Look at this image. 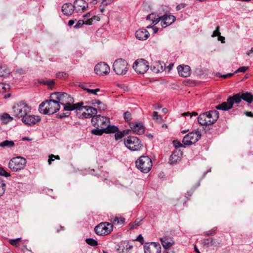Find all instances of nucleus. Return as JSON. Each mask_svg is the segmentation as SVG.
Wrapping results in <instances>:
<instances>
[{"instance_id": "obj_10", "label": "nucleus", "mask_w": 253, "mask_h": 253, "mask_svg": "<svg viewBox=\"0 0 253 253\" xmlns=\"http://www.w3.org/2000/svg\"><path fill=\"white\" fill-rule=\"evenodd\" d=\"M113 230V225L108 222H102L96 225L94 231L96 234L100 236L107 235Z\"/></svg>"}, {"instance_id": "obj_13", "label": "nucleus", "mask_w": 253, "mask_h": 253, "mask_svg": "<svg viewBox=\"0 0 253 253\" xmlns=\"http://www.w3.org/2000/svg\"><path fill=\"white\" fill-rule=\"evenodd\" d=\"M201 137V134L199 131H192L183 137L182 143L185 145H191L196 143Z\"/></svg>"}, {"instance_id": "obj_14", "label": "nucleus", "mask_w": 253, "mask_h": 253, "mask_svg": "<svg viewBox=\"0 0 253 253\" xmlns=\"http://www.w3.org/2000/svg\"><path fill=\"white\" fill-rule=\"evenodd\" d=\"M144 253H161L162 247L159 243L151 242L144 246Z\"/></svg>"}, {"instance_id": "obj_62", "label": "nucleus", "mask_w": 253, "mask_h": 253, "mask_svg": "<svg viewBox=\"0 0 253 253\" xmlns=\"http://www.w3.org/2000/svg\"><path fill=\"white\" fill-rule=\"evenodd\" d=\"M139 222H137L136 220H135L133 223V225H132V227H130V229H132V228H134L135 227H136L137 226H139Z\"/></svg>"}, {"instance_id": "obj_5", "label": "nucleus", "mask_w": 253, "mask_h": 253, "mask_svg": "<svg viewBox=\"0 0 253 253\" xmlns=\"http://www.w3.org/2000/svg\"><path fill=\"white\" fill-rule=\"evenodd\" d=\"M13 115L18 118L22 119L31 112V108L24 101H21L14 104L12 107Z\"/></svg>"}, {"instance_id": "obj_37", "label": "nucleus", "mask_w": 253, "mask_h": 253, "mask_svg": "<svg viewBox=\"0 0 253 253\" xmlns=\"http://www.w3.org/2000/svg\"><path fill=\"white\" fill-rule=\"evenodd\" d=\"M6 185L4 181L0 178V196H2L5 192Z\"/></svg>"}, {"instance_id": "obj_8", "label": "nucleus", "mask_w": 253, "mask_h": 253, "mask_svg": "<svg viewBox=\"0 0 253 253\" xmlns=\"http://www.w3.org/2000/svg\"><path fill=\"white\" fill-rule=\"evenodd\" d=\"M27 161L22 157H16L11 159L9 163L8 167L12 171H17L23 169L26 166Z\"/></svg>"}, {"instance_id": "obj_6", "label": "nucleus", "mask_w": 253, "mask_h": 253, "mask_svg": "<svg viewBox=\"0 0 253 253\" xmlns=\"http://www.w3.org/2000/svg\"><path fill=\"white\" fill-rule=\"evenodd\" d=\"M125 145L131 151H139L143 148V145L140 140L136 136H128L124 139Z\"/></svg>"}, {"instance_id": "obj_15", "label": "nucleus", "mask_w": 253, "mask_h": 253, "mask_svg": "<svg viewBox=\"0 0 253 253\" xmlns=\"http://www.w3.org/2000/svg\"><path fill=\"white\" fill-rule=\"evenodd\" d=\"M74 10L78 13H82L84 12L88 7V3L84 0H76L74 4Z\"/></svg>"}, {"instance_id": "obj_11", "label": "nucleus", "mask_w": 253, "mask_h": 253, "mask_svg": "<svg viewBox=\"0 0 253 253\" xmlns=\"http://www.w3.org/2000/svg\"><path fill=\"white\" fill-rule=\"evenodd\" d=\"M91 123L95 127L105 129L109 124H110L109 118L101 115H96L92 117Z\"/></svg>"}, {"instance_id": "obj_36", "label": "nucleus", "mask_w": 253, "mask_h": 253, "mask_svg": "<svg viewBox=\"0 0 253 253\" xmlns=\"http://www.w3.org/2000/svg\"><path fill=\"white\" fill-rule=\"evenodd\" d=\"M21 238H18L14 239H10L9 240V243L13 246L18 247L19 246V242L21 241Z\"/></svg>"}, {"instance_id": "obj_19", "label": "nucleus", "mask_w": 253, "mask_h": 253, "mask_svg": "<svg viewBox=\"0 0 253 253\" xmlns=\"http://www.w3.org/2000/svg\"><path fill=\"white\" fill-rule=\"evenodd\" d=\"M161 25L163 28L171 25L175 20V17L172 15L165 14L161 16Z\"/></svg>"}, {"instance_id": "obj_3", "label": "nucleus", "mask_w": 253, "mask_h": 253, "mask_svg": "<svg viewBox=\"0 0 253 253\" xmlns=\"http://www.w3.org/2000/svg\"><path fill=\"white\" fill-rule=\"evenodd\" d=\"M60 109V104L57 101L53 99L50 96V99L42 102L39 107L40 113L46 115H52Z\"/></svg>"}, {"instance_id": "obj_34", "label": "nucleus", "mask_w": 253, "mask_h": 253, "mask_svg": "<svg viewBox=\"0 0 253 253\" xmlns=\"http://www.w3.org/2000/svg\"><path fill=\"white\" fill-rule=\"evenodd\" d=\"M15 144L13 141L6 140L0 143V147H13Z\"/></svg>"}, {"instance_id": "obj_17", "label": "nucleus", "mask_w": 253, "mask_h": 253, "mask_svg": "<svg viewBox=\"0 0 253 253\" xmlns=\"http://www.w3.org/2000/svg\"><path fill=\"white\" fill-rule=\"evenodd\" d=\"M22 122L27 126H32L36 124L41 121V118L38 116L27 114L21 119Z\"/></svg>"}, {"instance_id": "obj_41", "label": "nucleus", "mask_w": 253, "mask_h": 253, "mask_svg": "<svg viewBox=\"0 0 253 253\" xmlns=\"http://www.w3.org/2000/svg\"><path fill=\"white\" fill-rule=\"evenodd\" d=\"M97 102H98L97 107L99 110H105L106 109V105L103 102H101L100 100L97 101Z\"/></svg>"}, {"instance_id": "obj_4", "label": "nucleus", "mask_w": 253, "mask_h": 253, "mask_svg": "<svg viewBox=\"0 0 253 253\" xmlns=\"http://www.w3.org/2000/svg\"><path fill=\"white\" fill-rule=\"evenodd\" d=\"M219 117V112L216 110L204 112L198 117V123L203 126L213 124Z\"/></svg>"}, {"instance_id": "obj_26", "label": "nucleus", "mask_w": 253, "mask_h": 253, "mask_svg": "<svg viewBox=\"0 0 253 253\" xmlns=\"http://www.w3.org/2000/svg\"><path fill=\"white\" fill-rule=\"evenodd\" d=\"M74 11V6L71 3H66L62 6V11L65 15H71Z\"/></svg>"}, {"instance_id": "obj_38", "label": "nucleus", "mask_w": 253, "mask_h": 253, "mask_svg": "<svg viewBox=\"0 0 253 253\" xmlns=\"http://www.w3.org/2000/svg\"><path fill=\"white\" fill-rule=\"evenodd\" d=\"M153 120H154L155 122L158 123H160L162 121V117L158 115L157 112L154 111L153 113V115L152 116Z\"/></svg>"}, {"instance_id": "obj_60", "label": "nucleus", "mask_w": 253, "mask_h": 253, "mask_svg": "<svg viewBox=\"0 0 253 253\" xmlns=\"http://www.w3.org/2000/svg\"><path fill=\"white\" fill-rule=\"evenodd\" d=\"M97 101H99V100L95 99L92 100L90 102L88 103V104H90L92 105H93L94 106H96V105H98V102H97Z\"/></svg>"}, {"instance_id": "obj_33", "label": "nucleus", "mask_w": 253, "mask_h": 253, "mask_svg": "<svg viewBox=\"0 0 253 253\" xmlns=\"http://www.w3.org/2000/svg\"><path fill=\"white\" fill-rule=\"evenodd\" d=\"M105 133H115L117 132L118 130V128L117 126H110V124H109V125L107 126L105 128Z\"/></svg>"}, {"instance_id": "obj_46", "label": "nucleus", "mask_w": 253, "mask_h": 253, "mask_svg": "<svg viewBox=\"0 0 253 253\" xmlns=\"http://www.w3.org/2000/svg\"><path fill=\"white\" fill-rule=\"evenodd\" d=\"M0 175L7 177L10 176V174L9 173L6 172L3 168L0 167Z\"/></svg>"}, {"instance_id": "obj_59", "label": "nucleus", "mask_w": 253, "mask_h": 253, "mask_svg": "<svg viewBox=\"0 0 253 253\" xmlns=\"http://www.w3.org/2000/svg\"><path fill=\"white\" fill-rule=\"evenodd\" d=\"M16 72L19 74L20 75H23L25 74V71L22 69H17Z\"/></svg>"}, {"instance_id": "obj_56", "label": "nucleus", "mask_w": 253, "mask_h": 253, "mask_svg": "<svg viewBox=\"0 0 253 253\" xmlns=\"http://www.w3.org/2000/svg\"><path fill=\"white\" fill-rule=\"evenodd\" d=\"M234 74V73H229L226 75H221L220 77L224 79H226L232 77Z\"/></svg>"}, {"instance_id": "obj_58", "label": "nucleus", "mask_w": 253, "mask_h": 253, "mask_svg": "<svg viewBox=\"0 0 253 253\" xmlns=\"http://www.w3.org/2000/svg\"><path fill=\"white\" fill-rule=\"evenodd\" d=\"M93 21V18H90L85 20L84 22V24L86 25H91Z\"/></svg>"}, {"instance_id": "obj_52", "label": "nucleus", "mask_w": 253, "mask_h": 253, "mask_svg": "<svg viewBox=\"0 0 253 253\" xmlns=\"http://www.w3.org/2000/svg\"><path fill=\"white\" fill-rule=\"evenodd\" d=\"M70 115L69 113H61L57 115L58 118H62L64 117H68Z\"/></svg>"}, {"instance_id": "obj_49", "label": "nucleus", "mask_w": 253, "mask_h": 253, "mask_svg": "<svg viewBox=\"0 0 253 253\" xmlns=\"http://www.w3.org/2000/svg\"><path fill=\"white\" fill-rule=\"evenodd\" d=\"M124 136V133L123 132L117 131L115 134V139L116 140L120 139L123 138Z\"/></svg>"}, {"instance_id": "obj_25", "label": "nucleus", "mask_w": 253, "mask_h": 253, "mask_svg": "<svg viewBox=\"0 0 253 253\" xmlns=\"http://www.w3.org/2000/svg\"><path fill=\"white\" fill-rule=\"evenodd\" d=\"M166 69V65L162 62H157L151 66V70L155 73H161Z\"/></svg>"}, {"instance_id": "obj_61", "label": "nucleus", "mask_w": 253, "mask_h": 253, "mask_svg": "<svg viewBox=\"0 0 253 253\" xmlns=\"http://www.w3.org/2000/svg\"><path fill=\"white\" fill-rule=\"evenodd\" d=\"M245 114L248 117H253V113H252V112L247 111L245 112Z\"/></svg>"}, {"instance_id": "obj_35", "label": "nucleus", "mask_w": 253, "mask_h": 253, "mask_svg": "<svg viewBox=\"0 0 253 253\" xmlns=\"http://www.w3.org/2000/svg\"><path fill=\"white\" fill-rule=\"evenodd\" d=\"M91 133L96 135H101L103 133H105V129L102 128L96 127L91 131Z\"/></svg>"}, {"instance_id": "obj_7", "label": "nucleus", "mask_w": 253, "mask_h": 253, "mask_svg": "<svg viewBox=\"0 0 253 253\" xmlns=\"http://www.w3.org/2000/svg\"><path fill=\"white\" fill-rule=\"evenodd\" d=\"M137 168L142 172L148 173L152 168V161L150 158L146 156H142L136 161Z\"/></svg>"}, {"instance_id": "obj_54", "label": "nucleus", "mask_w": 253, "mask_h": 253, "mask_svg": "<svg viewBox=\"0 0 253 253\" xmlns=\"http://www.w3.org/2000/svg\"><path fill=\"white\" fill-rule=\"evenodd\" d=\"M10 89V86L9 84H5L2 87V91H6L7 90Z\"/></svg>"}, {"instance_id": "obj_21", "label": "nucleus", "mask_w": 253, "mask_h": 253, "mask_svg": "<svg viewBox=\"0 0 253 253\" xmlns=\"http://www.w3.org/2000/svg\"><path fill=\"white\" fill-rule=\"evenodd\" d=\"M182 155V151L179 149H175L170 156L169 163L170 165L176 164L180 160Z\"/></svg>"}, {"instance_id": "obj_64", "label": "nucleus", "mask_w": 253, "mask_h": 253, "mask_svg": "<svg viewBox=\"0 0 253 253\" xmlns=\"http://www.w3.org/2000/svg\"><path fill=\"white\" fill-rule=\"evenodd\" d=\"M75 23V21L74 20H70L68 22V25L71 26L74 25Z\"/></svg>"}, {"instance_id": "obj_32", "label": "nucleus", "mask_w": 253, "mask_h": 253, "mask_svg": "<svg viewBox=\"0 0 253 253\" xmlns=\"http://www.w3.org/2000/svg\"><path fill=\"white\" fill-rule=\"evenodd\" d=\"M0 118L4 124H7L13 120V118L7 113H3L2 115L0 116Z\"/></svg>"}, {"instance_id": "obj_30", "label": "nucleus", "mask_w": 253, "mask_h": 253, "mask_svg": "<svg viewBox=\"0 0 253 253\" xmlns=\"http://www.w3.org/2000/svg\"><path fill=\"white\" fill-rule=\"evenodd\" d=\"M123 245L122 247L123 249H118V250L119 251L120 253H130L129 250L132 249V246L128 244L127 243H124L123 244H121V245Z\"/></svg>"}, {"instance_id": "obj_39", "label": "nucleus", "mask_w": 253, "mask_h": 253, "mask_svg": "<svg viewBox=\"0 0 253 253\" xmlns=\"http://www.w3.org/2000/svg\"><path fill=\"white\" fill-rule=\"evenodd\" d=\"M40 83L44 84H47L50 88H51L54 84V81L53 80H41L40 81Z\"/></svg>"}, {"instance_id": "obj_43", "label": "nucleus", "mask_w": 253, "mask_h": 253, "mask_svg": "<svg viewBox=\"0 0 253 253\" xmlns=\"http://www.w3.org/2000/svg\"><path fill=\"white\" fill-rule=\"evenodd\" d=\"M124 119L126 122H129L132 119L131 114L128 112L126 111L124 114Z\"/></svg>"}, {"instance_id": "obj_12", "label": "nucleus", "mask_w": 253, "mask_h": 253, "mask_svg": "<svg viewBox=\"0 0 253 253\" xmlns=\"http://www.w3.org/2000/svg\"><path fill=\"white\" fill-rule=\"evenodd\" d=\"M149 68V63L144 59H137L133 64V68L137 74H144Z\"/></svg>"}, {"instance_id": "obj_45", "label": "nucleus", "mask_w": 253, "mask_h": 253, "mask_svg": "<svg viewBox=\"0 0 253 253\" xmlns=\"http://www.w3.org/2000/svg\"><path fill=\"white\" fill-rule=\"evenodd\" d=\"M68 76V74L65 72H59L56 74V77L59 79H66Z\"/></svg>"}, {"instance_id": "obj_47", "label": "nucleus", "mask_w": 253, "mask_h": 253, "mask_svg": "<svg viewBox=\"0 0 253 253\" xmlns=\"http://www.w3.org/2000/svg\"><path fill=\"white\" fill-rule=\"evenodd\" d=\"M249 69L248 66H243L239 68L236 71L234 72V74H236L239 72H245Z\"/></svg>"}, {"instance_id": "obj_51", "label": "nucleus", "mask_w": 253, "mask_h": 253, "mask_svg": "<svg viewBox=\"0 0 253 253\" xmlns=\"http://www.w3.org/2000/svg\"><path fill=\"white\" fill-rule=\"evenodd\" d=\"M173 146L175 147L176 149H178V148L182 146V144L178 140H175L173 141Z\"/></svg>"}, {"instance_id": "obj_22", "label": "nucleus", "mask_w": 253, "mask_h": 253, "mask_svg": "<svg viewBox=\"0 0 253 253\" xmlns=\"http://www.w3.org/2000/svg\"><path fill=\"white\" fill-rule=\"evenodd\" d=\"M130 127L134 133L138 135L142 134L145 132L144 126L140 123L132 122L130 124Z\"/></svg>"}, {"instance_id": "obj_31", "label": "nucleus", "mask_w": 253, "mask_h": 253, "mask_svg": "<svg viewBox=\"0 0 253 253\" xmlns=\"http://www.w3.org/2000/svg\"><path fill=\"white\" fill-rule=\"evenodd\" d=\"M11 73L10 69L6 66L0 67V77H6Z\"/></svg>"}, {"instance_id": "obj_9", "label": "nucleus", "mask_w": 253, "mask_h": 253, "mask_svg": "<svg viewBox=\"0 0 253 253\" xmlns=\"http://www.w3.org/2000/svg\"><path fill=\"white\" fill-rule=\"evenodd\" d=\"M113 69L117 75H124L127 72L128 64L125 60L119 58L115 61Z\"/></svg>"}, {"instance_id": "obj_42", "label": "nucleus", "mask_w": 253, "mask_h": 253, "mask_svg": "<svg viewBox=\"0 0 253 253\" xmlns=\"http://www.w3.org/2000/svg\"><path fill=\"white\" fill-rule=\"evenodd\" d=\"M216 231H217V228L214 227L212 229L205 232L204 235L208 236H211V235H213L216 233Z\"/></svg>"}, {"instance_id": "obj_24", "label": "nucleus", "mask_w": 253, "mask_h": 253, "mask_svg": "<svg viewBox=\"0 0 253 253\" xmlns=\"http://www.w3.org/2000/svg\"><path fill=\"white\" fill-rule=\"evenodd\" d=\"M149 33L145 29H140L135 32L136 38L140 41L147 40L149 38Z\"/></svg>"}, {"instance_id": "obj_55", "label": "nucleus", "mask_w": 253, "mask_h": 253, "mask_svg": "<svg viewBox=\"0 0 253 253\" xmlns=\"http://www.w3.org/2000/svg\"><path fill=\"white\" fill-rule=\"evenodd\" d=\"M54 155L53 154H51L49 156V159L48 160V164L50 165L51 164V162L53 161H54L55 159L54 158Z\"/></svg>"}, {"instance_id": "obj_23", "label": "nucleus", "mask_w": 253, "mask_h": 253, "mask_svg": "<svg viewBox=\"0 0 253 253\" xmlns=\"http://www.w3.org/2000/svg\"><path fill=\"white\" fill-rule=\"evenodd\" d=\"M160 240L162 246L166 249L169 248L174 244L173 238L169 236H166L161 238Z\"/></svg>"}, {"instance_id": "obj_48", "label": "nucleus", "mask_w": 253, "mask_h": 253, "mask_svg": "<svg viewBox=\"0 0 253 253\" xmlns=\"http://www.w3.org/2000/svg\"><path fill=\"white\" fill-rule=\"evenodd\" d=\"M81 112H82V113L81 117H82V119L90 118H92V116L90 114H89L88 112H86L85 111H84V110H83V111H81Z\"/></svg>"}, {"instance_id": "obj_57", "label": "nucleus", "mask_w": 253, "mask_h": 253, "mask_svg": "<svg viewBox=\"0 0 253 253\" xmlns=\"http://www.w3.org/2000/svg\"><path fill=\"white\" fill-rule=\"evenodd\" d=\"M173 63H170L169 64L167 67H166V69H167L168 71V72H169L172 69L173 67Z\"/></svg>"}, {"instance_id": "obj_27", "label": "nucleus", "mask_w": 253, "mask_h": 253, "mask_svg": "<svg viewBox=\"0 0 253 253\" xmlns=\"http://www.w3.org/2000/svg\"><path fill=\"white\" fill-rule=\"evenodd\" d=\"M203 244L204 246H206L207 247L212 246L217 247L219 246V243L216 241L215 239L209 237L203 240Z\"/></svg>"}, {"instance_id": "obj_2", "label": "nucleus", "mask_w": 253, "mask_h": 253, "mask_svg": "<svg viewBox=\"0 0 253 253\" xmlns=\"http://www.w3.org/2000/svg\"><path fill=\"white\" fill-rule=\"evenodd\" d=\"M51 97L57 101L58 103L64 106L65 111L76 110L78 106L82 103L74 104V98L68 93L65 92H56L51 94Z\"/></svg>"}, {"instance_id": "obj_44", "label": "nucleus", "mask_w": 253, "mask_h": 253, "mask_svg": "<svg viewBox=\"0 0 253 253\" xmlns=\"http://www.w3.org/2000/svg\"><path fill=\"white\" fill-rule=\"evenodd\" d=\"M84 90H86L88 93H92L95 95L97 94V92L100 91V89L99 88H97L95 89H89L87 88L83 87Z\"/></svg>"}, {"instance_id": "obj_29", "label": "nucleus", "mask_w": 253, "mask_h": 253, "mask_svg": "<svg viewBox=\"0 0 253 253\" xmlns=\"http://www.w3.org/2000/svg\"><path fill=\"white\" fill-rule=\"evenodd\" d=\"M112 224L114 225H123L125 222V218L122 217H118L117 216L113 217L110 219Z\"/></svg>"}, {"instance_id": "obj_20", "label": "nucleus", "mask_w": 253, "mask_h": 253, "mask_svg": "<svg viewBox=\"0 0 253 253\" xmlns=\"http://www.w3.org/2000/svg\"><path fill=\"white\" fill-rule=\"evenodd\" d=\"M180 76L186 78L191 75V69L188 65H180L177 67Z\"/></svg>"}, {"instance_id": "obj_1", "label": "nucleus", "mask_w": 253, "mask_h": 253, "mask_svg": "<svg viewBox=\"0 0 253 253\" xmlns=\"http://www.w3.org/2000/svg\"><path fill=\"white\" fill-rule=\"evenodd\" d=\"M242 99L248 103H251L253 101V95L250 92L237 93L232 96H230L227 101L222 102L221 104L215 106L217 110L227 111L232 108L234 103H239Z\"/></svg>"}, {"instance_id": "obj_63", "label": "nucleus", "mask_w": 253, "mask_h": 253, "mask_svg": "<svg viewBox=\"0 0 253 253\" xmlns=\"http://www.w3.org/2000/svg\"><path fill=\"white\" fill-rule=\"evenodd\" d=\"M90 16V12H87L86 14H85L84 15L83 17L84 18V19H85L88 18Z\"/></svg>"}, {"instance_id": "obj_28", "label": "nucleus", "mask_w": 253, "mask_h": 253, "mask_svg": "<svg viewBox=\"0 0 253 253\" xmlns=\"http://www.w3.org/2000/svg\"><path fill=\"white\" fill-rule=\"evenodd\" d=\"M146 19L152 21V24L156 25L161 20V16L156 13H152L147 15Z\"/></svg>"}, {"instance_id": "obj_18", "label": "nucleus", "mask_w": 253, "mask_h": 253, "mask_svg": "<svg viewBox=\"0 0 253 253\" xmlns=\"http://www.w3.org/2000/svg\"><path fill=\"white\" fill-rule=\"evenodd\" d=\"M79 103H82V104L78 106L76 110L77 113L84 110L90 114L92 116V117L94 116H96L95 115H96L97 113V111L96 108L91 106H83L84 103L83 102H79Z\"/></svg>"}, {"instance_id": "obj_53", "label": "nucleus", "mask_w": 253, "mask_h": 253, "mask_svg": "<svg viewBox=\"0 0 253 253\" xmlns=\"http://www.w3.org/2000/svg\"><path fill=\"white\" fill-rule=\"evenodd\" d=\"M219 26L216 27L215 30H214L212 33V37H216L220 35V33L219 31Z\"/></svg>"}, {"instance_id": "obj_40", "label": "nucleus", "mask_w": 253, "mask_h": 253, "mask_svg": "<svg viewBox=\"0 0 253 253\" xmlns=\"http://www.w3.org/2000/svg\"><path fill=\"white\" fill-rule=\"evenodd\" d=\"M85 242L88 245L92 247L96 246L98 245L97 241L92 238H87Z\"/></svg>"}, {"instance_id": "obj_50", "label": "nucleus", "mask_w": 253, "mask_h": 253, "mask_svg": "<svg viewBox=\"0 0 253 253\" xmlns=\"http://www.w3.org/2000/svg\"><path fill=\"white\" fill-rule=\"evenodd\" d=\"M84 24V22L83 20H80L78 21L76 24L74 26V28L76 29L80 28L82 27L83 25Z\"/></svg>"}, {"instance_id": "obj_16", "label": "nucleus", "mask_w": 253, "mask_h": 253, "mask_svg": "<svg viewBox=\"0 0 253 253\" xmlns=\"http://www.w3.org/2000/svg\"><path fill=\"white\" fill-rule=\"evenodd\" d=\"M109 66L105 62H100L95 65L94 71L95 73L99 75H106L110 72Z\"/></svg>"}]
</instances>
